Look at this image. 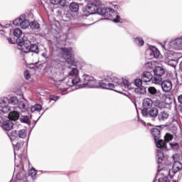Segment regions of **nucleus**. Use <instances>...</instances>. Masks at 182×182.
<instances>
[{
  "label": "nucleus",
  "instance_id": "nucleus-37",
  "mask_svg": "<svg viewBox=\"0 0 182 182\" xmlns=\"http://www.w3.org/2000/svg\"><path fill=\"white\" fill-rule=\"evenodd\" d=\"M20 121L21 123H26L27 124H29L31 123V121H29V118L28 116H23L20 119Z\"/></svg>",
  "mask_w": 182,
  "mask_h": 182
},
{
  "label": "nucleus",
  "instance_id": "nucleus-45",
  "mask_svg": "<svg viewBox=\"0 0 182 182\" xmlns=\"http://www.w3.org/2000/svg\"><path fill=\"white\" fill-rule=\"evenodd\" d=\"M178 100L179 103H181L182 105V95L178 96Z\"/></svg>",
  "mask_w": 182,
  "mask_h": 182
},
{
  "label": "nucleus",
  "instance_id": "nucleus-35",
  "mask_svg": "<svg viewBox=\"0 0 182 182\" xmlns=\"http://www.w3.org/2000/svg\"><path fill=\"white\" fill-rule=\"evenodd\" d=\"M134 42L139 46H143V45H144V41H143V38H136L134 39Z\"/></svg>",
  "mask_w": 182,
  "mask_h": 182
},
{
  "label": "nucleus",
  "instance_id": "nucleus-33",
  "mask_svg": "<svg viewBox=\"0 0 182 182\" xmlns=\"http://www.w3.org/2000/svg\"><path fill=\"white\" fill-rule=\"evenodd\" d=\"M148 92L151 96H154L157 94V89L154 87H148Z\"/></svg>",
  "mask_w": 182,
  "mask_h": 182
},
{
  "label": "nucleus",
  "instance_id": "nucleus-15",
  "mask_svg": "<svg viewBox=\"0 0 182 182\" xmlns=\"http://www.w3.org/2000/svg\"><path fill=\"white\" fill-rule=\"evenodd\" d=\"M146 53H149V56H151V59H153V58L157 59V58L160 56V51H159V49L154 46L151 49L147 50Z\"/></svg>",
  "mask_w": 182,
  "mask_h": 182
},
{
  "label": "nucleus",
  "instance_id": "nucleus-19",
  "mask_svg": "<svg viewBox=\"0 0 182 182\" xmlns=\"http://www.w3.org/2000/svg\"><path fill=\"white\" fill-rule=\"evenodd\" d=\"M18 119H19V113L18 112L14 111L9 114V120L16 122Z\"/></svg>",
  "mask_w": 182,
  "mask_h": 182
},
{
  "label": "nucleus",
  "instance_id": "nucleus-8",
  "mask_svg": "<svg viewBox=\"0 0 182 182\" xmlns=\"http://www.w3.org/2000/svg\"><path fill=\"white\" fill-rule=\"evenodd\" d=\"M153 100H151V98L146 97L143 100V109L141 110L143 116H149V109H150L151 106H153Z\"/></svg>",
  "mask_w": 182,
  "mask_h": 182
},
{
  "label": "nucleus",
  "instance_id": "nucleus-12",
  "mask_svg": "<svg viewBox=\"0 0 182 182\" xmlns=\"http://www.w3.org/2000/svg\"><path fill=\"white\" fill-rule=\"evenodd\" d=\"M165 102H161L159 100L154 101V105L156 107H159V109H164L166 108V105H170L171 103V98L167 95H164Z\"/></svg>",
  "mask_w": 182,
  "mask_h": 182
},
{
  "label": "nucleus",
  "instance_id": "nucleus-21",
  "mask_svg": "<svg viewBox=\"0 0 182 182\" xmlns=\"http://www.w3.org/2000/svg\"><path fill=\"white\" fill-rule=\"evenodd\" d=\"M148 116L151 117H157L159 116V109L156 107H152L148 110Z\"/></svg>",
  "mask_w": 182,
  "mask_h": 182
},
{
  "label": "nucleus",
  "instance_id": "nucleus-42",
  "mask_svg": "<svg viewBox=\"0 0 182 182\" xmlns=\"http://www.w3.org/2000/svg\"><path fill=\"white\" fill-rule=\"evenodd\" d=\"M24 76L25 78L28 80L29 79H31V74H29V71L26 70L24 72Z\"/></svg>",
  "mask_w": 182,
  "mask_h": 182
},
{
  "label": "nucleus",
  "instance_id": "nucleus-44",
  "mask_svg": "<svg viewBox=\"0 0 182 182\" xmlns=\"http://www.w3.org/2000/svg\"><path fill=\"white\" fill-rule=\"evenodd\" d=\"M151 66H153V65L151 64V62H148L145 64V68L151 69Z\"/></svg>",
  "mask_w": 182,
  "mask_h": 182
},
{
  "label": "nucleus",
  "instance_id": "nucleus-23",
  "mask_svg": "<svg viewBox=\"0 0 182 182\" xmlns=\"http://www.w3.org/2000/svg\"><path fill=\"white\" fill-rule=\"evenodd\" d=\"M152 83H154V85H161V83H163V77L160 75H154V76L152 77Z\"/></svg>",
  "mask_w": 182,
  "mask_h": 182
},
{
  "label": "nucleus",
  "instance_id": "nucleus-16",
  "mask_svg": "<svg viewBox=\"0 0 182 182\" xmlns=\"http://www.w3.org/2000/svg\"><path fill=\"white\" fill-rule=\"evenodd\" d=\"M1 127L4 130L7 132L12 130V128L14 127V122H12L11 119L6 120L3 122Z\"/></svg>",
  "mask_w": 182,
  "mask_h": 182
},
{
  "label": "nucleus",
  "instance_id": "nucleus-48",
  "mask_svg": "<svg viewBox=\"0 0 182 182\" xmlns=\"http://www.w3.org/2000/svg\"><path fill=\"white\" fill-rule=\"evenodd\" d=\"M161 171H163V168H160V166H158V173H161Z\"/></svg>",
  "mask_w": 182,
  "mask_h": 182
},
{
  "label": "nucleus",
  "instance_id": "nucleus-1",
  "mask_svg": "<svg viewBox=\"0 0 182 182\" xmlns=\"http://www.w3.org/2000/svg\"><path fill=\"white\" fill-rule=\"evenodd\" d=\"M68 77H65V72L62 71L60 73V77H57L59 82H64L68 87H72L77 85V83H82L80 85V87H99V82L95 79L87 75H83V81H80L79 77V70L76 68H72L68 74Z\"/></svg>",
  "mask_w": 182,
  "mask_h": 182
},
{
  "label": "nucleus",
  "instance_id": "nucleus-53",
  "mask_svg": "<svg viewBox=\"0 0 182 182\" xmlns=\"http://www.w3.org/2000/svg\"><path fill=\"white\" fill-rule=\"evenodd\" d=\"M18 157H19V159H22V155H18Z\"/></svg>",
  "mask_w": 182,
  "mask_h": 182
},
{
  "label": "nucleus",
  "instance_id": "nucleus-14",
  "mask_svg": "<svg viewBox=\"0 0 182 182\" xmlns=\"http://www.w3.org/2000/svg\"><path fill=\"white\" fill-rule=\"evenodd\" d=\"M161 85L163 92H165V93H168V92H171L173 89V82H171L170 80H164Z\"/></svg>",
  "mask_w": 182,
  "mask_h": 182
},
{
  "label": "nucleus",
  "instance_id": "nucleus-40",
  "mask_svg": "<svg viewBox=\"0 0 182 182\" xmlns=\"http://www.w3.org/2000/svg\"><path fill=\"white\" fill-rule=\"evenodd\" d=\"M29 176L31 177H35L36 176V170L33 168H32L29 171H28Z\"/></svg>",
  "mask_w": 182,
  "mask_h": 182
},
{
  "label": "nucleus",
  "instance_id": "nucleus-49",
  "mask_svg": "<svg viewBox=\"0 0 182 182\" xmlns=\"http://www.w3.org/2000/svg\"><path fill=\"white\" fill-rule=\"evenodd\" d=\"M0 35H5V31L0 30Z\"/></svg>",
  "mask_w": 182,
  "mask_h": 182
},
{
  "label": "nucleus",
  "instance_id": "nucleus-46",
  "mask_svg": "<svg viewBox=\"0 0 182 182\" xmlns=\"http://www.w3.org/2000/svg\"><path fill=\"white\" fill-rule=\"evenodd\" d=\"M164 137H173V135H171V134L166 133Z\"/></svg>",
  "mask_w": 182,
  "mask_h": 182
},
{
  "label": "nucleus",
  "instance_id": "nucleus-25",
  "mask_svg": "<svg viewBox=\"0 0 182 182\" xmlns=\"http://www.w3.org/2000/svg\"><path fill=\"white\" fill-rule=\"evenodd\" d=\"M151 133L154 137H158V136H160V134L161 133V128H152L151 129Z\"/></svg>",
  "mask_w": 182,
  "mask_h": 182
},
{
  "label": "nucleus",
  "instance_id": "nucleus-41",
  "mask_svg": "<svg viewBox=\"0 0 182 182\" xmlns=\"http://www.w3.org/2000/svg\"><path fill=\"white\" fill-rule=\"evenodd\" d=\"M159 182H170L168 177H162L159 178Z\"/></svg>",
  "mask_w": 182,
  "mask_h": 182
},
{
  "label": "nucleus",
  "instance_id": "nucleus-32",
  "mask_svg": "<svg viewBox=\"0 0 182 182\" xmlns=\"http://www.w3.org/2000/svg\"><path fill=\"white\" fill-rule=\"evenodd\" d=\"M31 110L32 113H33L34 112H40V110H42V105L36 104L31 107Z\"/></svg>",
  "mask_w": 182,
  "mask_h": 182
},
{
  "label": "nucleus",
  "instance_id": "nucleus-18",
  "mask_svg": "<svg viewBox=\"0 0 182 182\" xmlns=\"http://www.w3.org/2000/svg\"><path fill=\"white\" fill-rule=\"evenodd\" d=\"M168 112L166 111L161 112L158 115V119L159 122H164L165 120H167L168 119Z\"/></svg>",
  "mask_w": 182,
  "mask_h": 182
},
{
  "label": "nucleus",
  "instance_id": "nucleus-17",
  "mask_svg": "<svg viewBox=\"0 0 182 182\" xmlns=\"http://www.w3.org/2000/svg\"><path fill=\"white\" fill-rule=\"evenodd\" d=\"M153 79V75H151V73L150 72H144L141 75V80L147 83L148 82H150Z\"/></svg>",
  "mask_w": 182,
  "mask_h": 182
},
{
  "label": "nucleus",
  "instance_id": "nucleus-4",
  "mask_svg": "<svg viewBox=\"0 0 182 182\" xmlns=\"http://www.w3.org/2000/svg\"><path fill=\"white\" fill-rule=\"evenodd\" d=\"M171 140H173V138L164 137V140L160 139L159 137L154 138V141L156 147L158 149H160L157 150V154H156L158 164H161L163 163V161L164 160V154H163V150H161V149H164L166 147V143H168V141H170Z\"/></svg>",
  "mask_w": 182,
  "mask_h": 182
},
{
  "label": "nucleus",
  "instance_id": "nucleus-30",
  "mask_svg": "<svg viewBox=\"0 0 182 182\" xmlns=\"http://www.w3.org/2000/svg\"><path fill=\"white\" fill-rule=\"evenodd\" d=\"M29 52H32L33 53H39V47L36 44H31Z\"/></svg>",
  "mask_w": 182,
  "mask_h": 182
},
{
  "label": "nucleus",
  "instance_id": "nucleus-39",
  "mask_svg": "<svg viewBox=\"0 0 182 182\" xmlns=\"http://www.w3.org/2000/svg\"><path fill=\"white\" fill-rule=\"evenodd\" d=\"M18 137H26V130L21 129L18 131Z\"/></svg>",
  "mask_w": 182,
  "mask_h": 182
},
{
  "label": "nucleus",
  "instance_id": "nucleus-20",
  "mask_svg": "<svg viewBox=\"0 0 182 182\" xmlns=\"http://www.w3.org/2000/svg\"><path fill=\"white\" fill-rule=\"evenodd\" d=\"M18 109H20L21 112H28V110L29 109V105H28V104L23 102V101L18 102Z\"/></svg>",
  "mask_w": 182,
  "mask_h": 182
},
{
  "label": "nucleus",
  "instance_id": "nucleus-51",
  "mask_svg": "<svg viewBox=\"0 0 182 182\" xmlns=\"http://www.w3.org/2000/svg\"><path fill=\"white\" fill-rule=\"evenodd\" d=\"M180 69H181V70H182V61H181V63L180 64Z\"/></svg>",
  "mask_w": 182,
  "mask_h": 182
},
{
  "label": "nucleus",
  "instance_id": "nucleus-2",
  "mask_svg": "<svg viewBox=\"0 0 182 182\" xmlns=\"http://www.w3.org/2000/svg\"><path fill=\"white\" fill-rule=\"evenodd\" d=\"M86 9L90 15L98 14V15H102V16H109V18H113L112 21L115 23H117L122 21L120 16H119L113 9L104 8L100 1H97L95 3L88 4Z\"/></svg>",
  "mask_w": 182,
  "mask_h": 182
},
{
  "label": "nucleus",
  "instance_id": "nucleus-13",
  "mask_svg": "<svg viewBox=\"0 0 182 182\" xmlns=\"http://www.w3.org/2000/svg\"><path fill=\"white\" fill-rule=\"evenodd\" d=\"M17 43L19 46H21L22 51L24 52V53H28L29 52V49H31L32 45L29 40H25L23 38H21V41Z\"/></svg>",
  "mask_w": 182,
  "mask_h": 182
},
{
  "label": "nucleus",
  "instance_id": "nucleus-24",
  "mask_svg": "<svg viewBox=\"0 0 182 182\" xmlns=\"http://www.w3.org/2000/svg\"><path fill=\"white\" fill-rule=\"evenodd\" d=\"M30 25L31 23H29V21L26 20L25 16H23L21 20V24L20 25L21 28H22V29H26V28H29Z\"/></svg>",
  "mask_w": 182,
  "mask_h": 182
},
{
  "label": "nucleus",
  "instance_id": "nucleus-29",
  "mask_svg": "<svg viewBox=\"0 0 182 182\" xmlns=\"http://www.w3.org/2000/svg\"><path fill=\"white\" fill-rule=\"evenodd\" d=\"M23 15H21L19 16V18H16L14 21L13 23L15 25V26H21V24L22 23V20L23 19Z\"/></svg>",
  "mask_w": 182,
  "mask_h": 182
},
{
  "label": "nucleus",
  "instance_id": "nucleus-22",
  "mask_svg": "<svg viewBox=\"0 0 182 182\" xmlns=\"http://www.w3.org/2000/svg\"><path fill=\"white\" fill-rule=\"evenodd\" d=\"M154 73L156 76H163V75H164V68L161 66H157L155 68Z\"/></svg>",
  "mask_w": 182,
  "mask_h": 182
},
{
  "label": "nucleus",
  "instance_id": "nucleus-7",
  "mask_svg": "<svg viewBox=\"0 0 182 182\" xmlns=\"http://www.w3.org/2000/svg\"><path fill=\"white\" fill-rule=\"evenodd\" d=\"M63 58L69 65H75V57H73V50L72 48H63L60 49Z\"/></svg>",
  "mask_w": 182,
  "mask_h": 182
},
{
  "label": "nucleus",
  "instance_id": "nucleus-31",
  "mask_svg": "<svg viewBox=\"0 0 182 182\" xmlns=\"http://www.w3.org/2000/svg\"><path fill=\"white\" fill-rule=\"evenodd\" d=\"M30 27L31 28V29H34L35 31L39 29V28H41V25L39 24V23H38V21H32L31 23H30Z\"/></svg>",
  "mask_w": 182,
  "mask_h": 182
},
{
  "label": "nucleus",
  "instance_id": "nucleus-38",
  "mask_svg": "<svg viewBox=\"0 0 182 182\" xmlns=\"http://www.w3.org/2000/svg\"><path fill=\"white\" fill-rule=\"evenodd\" d=\"M142 84H143V80L141 79H136L134 81V85L135 86H136V87H141Z\"/></svg>",
  "mask_w": 182,
  "mask_h": 182
},
{
  "label": "nucleus",
  "instance_id": "nucleus-9",
  "mask_svg": "<svg viewBox=\"0 0 182 182\" xmlns=\"http://www.w3.org/2000/svg\"><path fill=\"white\" fill-rule=\"evenodd\" d=\"M13 33L15 38H7L9 43H12L13 45H15L16 43H18L22 41V38H21V36H22V30H21L20 28H16L14 29Z\"/></svg>",
  "mask_w": 182,
  "mask_h": 182
},
{
  "label": "nucleus",
  "instance_id": "nucleus-26",
  "mask_svg": "<svg viewBox=\"0 0 182 182\" xmlns=\"http://www.w3.org/2000/svg\"><path fill=\"white\" fill-rule=\"evenodd\" d=\"M70 9L72 12H77L79 11V4L76 2H73L70 5Z\"/></svg>",
  "mask_w": 182,
  "mask_h": 182
},
{
  "label": "nucleus",
  "instance_id": "nucleus-54",
  "mask_svg": "<svg viewBox=\"0 0 182 182\" xmlns=\"http://www.w3.org/2000/svg\"><path fill=\"white\" fill-rule=\"evenodd\" d=\"M14 133H16H16H18V132H17L16 131H14Z\"/></svg>",
  "mask_w": 182,
  "mask_h": 182
},
{
  "label": "nucleus",
  "instance_id": "nucleus-43",
  "mask_svg": "<svg viewBox=\"0 0 182 182\" xmlns=\"http://www.w3.org/2000/svg\"><path fill=\"white\" fill-rule=\"evenodd\" d=\"M58 100H59V97H56L55 95H51L50 97V100H54V102H56Z\"/></svg>",
  "mask_w": 182,
  "mask_h": 182
},
{
  "label": "nucleus",
  "instance_id": "nucleus-5",
  "mask_svg": "<svg viewBox=\"0 0 182 182\" xmlns=\"http://www.w3.org/2000/svg\"><path fill=\"white\" fill-rule=\"evenodd\" d=\"M173 159L174 161L173 167L171 170L167 171L171 177H173L176 173H178L180 170H182V155L178 154H174Z\"/></svg>",
  "mask_w": 182,
  "mask_h": 182
},
{
  "label": "nucleus",
  "instance_id": "nucleus-3",
  "mask_svg": "<svg viewBox=\"0 0 182 182\" xmlns=\"http://www.w3.org/2000/svg\"><path fill=\"white\" fill-rule=\"evenodd\" d=\"M98 87L114 90V92H119V91L117 90L119 89L130 90V89H132V84L126 79L120 80L116 77H108L107 79L98 82Z\"/></svg>",
  "mask_w": 182,
  "mask_h": 182
},
{
  "label": "nucleus",
  "instance_id": "nucleus-6",
  "mask_svg": "<svg viewBox=\"0 0 182 182\" xmlns=\"http://www.w3.org/2000/svg\"><path fill=\"white\" fill-rule=\"evenodd\" d=\"M164 49H175L176 50H182V37L167 42L164 46Z\"/></svg>",
  "mask_w": 182,
  "mask_h": 182
},
{
  "label": "nucleus",
  "instance_id": "nucleus-47",
  "mask_svg": "<svg viewBox=\"0 0 182 182\" xmlns=\"http://www.w3.org/2000/svg\"><path fill=\"white\" fill-rule=\"evenodd\" d=\"M43 58H44L45 59H48V55L46 53H43L42 54Z\"/></svg>",
  "mask_w": 182,
  "mask_h": 182
},
{
  "label": "nucleus",
  "instance_id": "nucleus-10",
  "mask_svg": "<svg viewBox=\"0 0 182 182\" xmlns=\"http://www.w3.org/2000/svg\"><path fill=\"white\" fill-rule=\"evenodd\" d=\"M23 139V138H10V140L13 144L14 146V154H15V159H16V152L19 151L21 149V143H23V145L25 144V141L23 139Z\"/></svg>",
  "mask_w": 182,
  "mask_h": 182
},
{
  "label": "nucleus",
  "instance_id": "nucleus-36",
  "mask_svg": "<svg viewBox=\"0 0 182 182\" xmlns=\"http://www.w3.org/2000/svg\"><path fill=\"white\" fill-rule=\"evenodd\" d=\"M165 56L167 58L168 63H170V62H176V60H173V59L171 58V53L170 51H167L165 53Z\"/></svg>",
  "mask_w": 182,
  "mask_h": 182
},
{
  "label": "nucleus",
  "instance_id": "nucleus-52",
  "mask_svg": "<svg viewBox=\"0 0 182 182\" xmlns=\"http://www.w3.org/2000/svg\"><path fill=\"white\" fill-rule=\"evenodd\" d=\"M87 1V2H92V1H93L94 0H86Z\"/></svg>",
  "mask_w": 182,
  "mask_h": 182
},
{
  "label": "nucleus",
  "instance_id": "nucleus-50",
  "mask_svg": "<svg viewBox=\"0 0 182 182\" xmlns=\"http://www.w3.org/2000/svg\"><path fill=\"white\" fill-rule=\"evenodd\" d=\"M82 26H90V24H82Z\"/></svg>",
  "mask_w": 182,
  "mask_h": 182
},
{
  "label": "nucleus",
  "instance_id": "nucleus-11",
  "mask_svg": "<svg viewBox=\"0 0 182 182\" xmlns=\"http://www.w3.org/2000/svg\"><path fill=\"white\" fill-rule=\"evenodd\" d=\"M8 97L0 98V109L2 113H8L11 110Z\"/></svg>",
  "mask_w": 182,
  "mask_h": 182
},
{
  "label": "nucleus",
  "instance_id": "nucleus-34",
  "mask_svg": "<svg viewBox=\"0 0 182 182\" xmlns=\"http://www.w3.org/2000/svg\"><path fill=\"white\" fill-rule=\"evenodd\" d=\"M50 2L53 5H60L61 6L65 5V0H50Z\"/></svg>",
  "mask_w": 182,
  "mask_h": 182
},
{
  "label": "nucleus",
  "instance_id": "nucleus-27",
  "mask_svg": "<svg viewBox=\"0 0 182 182\" xmlns=\"http://www.w3.org/2000/svg\"><path fill=\"white\" fill-rule=\"evenodd\" d=\"M19 100L16 97H11L9 99V105H12V106H15L16 105H18Z\"/></svg>",
  "mask_w": 182,
  "mask_h": 182
},
{
  "label": "nucleus",
  "instance_id": "nucleus-28",
  "mask_svg": "<svg viewBox=\"0 0 182 182\" xmlns=\"http://www.w3.org/2000/svg\"><path fill=\"white\" fill-rule=\"evenodd\" d=\"M135 92H136L137 95H144V93H146V87L141 85V87H137L135 88Z\"/></svg>",
  "mask_w": 182,
  "mask_h": 182
}]
</instances>
